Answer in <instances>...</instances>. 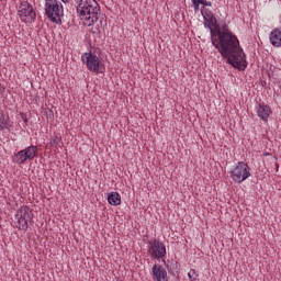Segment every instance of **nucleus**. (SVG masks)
Returning <instances> with one entry per match:
<instances>
[{
	"instance_id": "nucleus-20",
	"label": "nucleus",
	"mask_w": 281,
	"mask_h": 281,
	"mask_svg": "<svg viewBox=\"0 0 281 281\" xmlns=\"http://www.w3.org/2000/svg\"><path fill=\"white\" fill-rule=\"evenodd\" d=\"M193 8L195 12H199V5H201V2L199 0H192Z\"/></svg>"
},
{
	"instance_id": "nucleus-17",
	"label": "nucleus",
	"mask_w": 281,
	"mask_h": 281,
	"mask_svg": "<svg viewBox=\"0 0 281 281\" xmlns=\"http://www.w3.org/2000/svg\"><path fill=\"white\" fill-rule=\"evenodd\" d=\"M188 276L190 281H196V278H199V276L196 274V270L194 269H191Z\"/></svg>"
},
{
	"instance_id": "nucleus-13",
	"label": "nucleus",
	"mask_w": 281,
	"mask_h": 281,
	"mask_svg": "<svg viewBox=\"0 0 281 281\" xmlns=\"http://www.w3.org/2000/svg\"><path fill=\"white\" fill-rule=\"evenodd\" d=\"M269 38L273 47H281V27L272 30Z\"/></svg>"
},
{
	"instance_id": "nucleus-23",
	"label": "nucleus",
	"mask_w": 281,
	"mask_h": 281,
	"mask_svg": "<svg viewBox=\"0 0 281 281\" xmlns=\"http://www.w3.org/2000/svg\"><path fill=\"white\" fill-rule=\"evenodd\" d=\"M24 122L27 123V119H24Z\"/></svg>"
},
{
	"instance_id": "nucleus-18",
	"label": "nucleus",
	"mask_w": 281,
	"mask_h": 281,
	"mask_svg": "<svg viewBox=\"0 0 281 281\" xmlns=\"http://www.w3.org/2000/svg\"><path fill=\"white\" fill-rule=\"evenodd\" d=\"M204 27L210 29V33L212 34V30H214V25H212V22L210 20H206V18H204Z\"/></svg>"
},
{
	"instance_id": "nucleus-4",
	"label": "nucleus",
	"mask_w": 281,
	"mask_h": 281,
	"mask_svg": "<svg viewBox=\"0 0 281 281\" xmlns=\"http://www.w3.org/2000/svg\"><path fill=\"white\" fill-rule=\"evenodd\" d=\"M81 60L83 65H86L88 71L92 74H102V61L100 60V56H98L93 52L83 53L81 55Z\"/></svg>"
},
{
	"instance_id": "nucleus-15",
	"label": "nucleus",
	"mask_w": 281,
	"mask_h": 281,
	"mask_svg": "<svg viewBox=\"0 0 281 281\" xmlns=\"http://www.w3.org/2000/svg\"><path fill=\"white\" fill-rule=\"evenodd\" d=\"M3 128H12V122L5 114L0 113V130L3 131Z\"/></svg>"
},
{
	"instance_id": "nucleus-11",
	"label": "nucleus",
	"mask_w": 281,
	"mask_h": 281,
	"mask_svg": "<svg viewBox=\"0 0 281 281\" xmlns=\"http://www.w3.org/2000/svg\"><path fill=\"white\" fill-rule=\"evenodd\" d=\"M202 15H203V19H206L207 21H210L214 27V29H211V35H212V32H217V30L222 29L221 24H218V20H216V15H214V13L210 11V9H204L202 11Z\"/></svg>"
},
{
	"instance_id": "nucleus-5",
	"label": "nucleus",
	"mask_w": 281,
	"mask_h": 281,
	"mask_svg": "<svg viewBox=\"0 0 281 281\" xmlns=\"http://www.w3.org/2000/svg\"><path fill=\"white\" fill-rule=\"evenodd\" d=\"M249 165L246 162L239 161L237 166L231 171V179L235 181V183H243V181H247L249 177H251V171H249Z\"/></svg>"
},
{
	"instance_id": "nucleus-8",
	"label": "nucleus",
	"mask_w": 281,
	"mask_h": 281,
	"mask_svg": "<svg viewBox=\"0 0 281 281\" xmlns=\"http://www.w3.org/2000/svg\"><path fill=\"white\" fill-rule=\"evenodd\" d=\"M20 217L18 218L19 229L27 231L29 224L34 225V213L27 205L21 206L19 210Z\"/></svg>"
},
{
	"instance_id": "nucleus-19",
	"label": "nucleus",
	"mask_w": 281,
	"mask_h": 281,
	"mask_svg": "<svg viewBox=\"0 0 281 281\" xmlns=\"http://www.w3.org/2000/svg\"><path fill=\"white\" fill-rule=\"evenodd\" d=\"M198 3H200V5H206L207 8H212V2L207 0H198Z\"/></svg>"
},
{
	"instance_id": "nucleus-7",
	"label": "nucleus",
	"mask_w": 281,
	"mask_h": 281,
	"mask_svg": "<svg viewBox=\"0 0 281 281\" xmlns=\"http://www.w3.org/2000/svg\"><path fill=\"white\" fill-rule=\"evenodd\" d=\"M18 15L23 23H34V21H36V11H34V7L25 0H22L20 3Z\"/></svg>"
},
{
	"instance_id": "nucleus-14",
	"label": "nucleus",
	"mask_w": 281,
	"mask_h": 281,
	"mask_svg": "<svg viewBox=\"0 0 281 281\" xmlns=\"http://www.w3.org/2000/svg\"><path fill=\"white\" fill-rule=\"evenodd\" d=\"M108 202L110 205H114V206L121 205L122 195H120V193L117 192H111L108 195Z\"/></svg>"
},
{
	"instance_id": "nucleus-22",
	"label": "nucleus",
	"mask_w": 281,
	"mask_h": 281,
	"mask_svg": "<svg viewBox=\"0 0 281 281\" xmlns=\"http://www.w3.org/2000/svg\"><path fill=\"white\" fill-rule=\"evenodd\" d=\"M93 34H98V31H93Z\"/></svg>"
},
{
	"instance_id": "nucleus-21",
	"label": "nucleus",
	"mask_w": 281,
	"mask_h": 281,
	"mask_svg": "<svg viewBox=\"0 0 281 281\" xmlns=\"http://www.w3.org/2000/svg\"><path fill=\"white\" fill-rule=\"evenodd\" d=\"M98 27H102V20L99 21V23L97 24Z\"/></svg>"
},
{
	"instance_id": "nucleus-16",
	"label": "nucleus",
	"mask_w": 281,
	"mask_h": 281,
	"mask_svg": "<svg viewBox=\"0 0 281 281\" xmlns=\"http://www.w3.org/2000/svg\"><path fill=\"white\" fill-rule=\"evenodd\" d=\"M58 144H60V137L55 136L50 139V146L53 148H58Z\"/></svg>"
},
{
	"instance_id": "nucleus-6",
	"label": "nucleus",
	"mask_w": 281,
	"mask_h": 281,
	"mask_svg": "<svg viewBox=\"0 0 281 281\" xmlns=\"http://www.w3.org/2000/svg\"><path fill=\"white\" fill-rule=\"evenodd\" d=\"M37 155H38V147L31 145L25 149H22L16 154H14L13 161L14 164H19L21 166L22 164H25V161H34V158Z\"/></svg>"
},
{
	"instance_id": "nucleus-1",
	"label": "nucleus",
	"mask_w": 281,
	"mask_h": 281,
	"mask_svg": "<svg viewBox=\"0 0 281 281\" xmlns=\"http://www.w3.org/2000/svg\"><path fill=\"white\" fill-rule=\"evenodd\" d=\"M212 45L221 54L228 65H232L234 69L238 71H245L247 69V58L245 52L240 48V42L238 37L229 30L227 23L222 25V29L212 31L211 34Z\"/></svg>"
},
{
	"instance_id": "nucleus-2",
	"label": "nucleus",
	"mask_w": 281,
	"mask_h": 281,
	"mask_svg": "<svg viewBox=\"0 0 281 281\" xmlns=\"http://www.w3.org/2000/svg\"><path fill=\"white\" fill-rule=\"evenodd\" d=\"M100 12V4L95 0H86L83 5L77 8V13L80 19L86 21V25H93L99 22L98 14Z\"/></svg>"
},
{
	"instance_id": "nucleus-12",
	"label": "nucleus",
	"mask_w": 281,
	"mask_h": 281,
	"mask_svg": "<svg viewBox=\"0 0 281 281\" xmlns=\"http://www.w3.org/2000/svg\"><path fill=\"white\" fill-rule=\"evenodd\" d=\"M257 115L260 117V120H263V122H268L269 115H271V106L268 104H259Z\"/></svg>"
},
{
	"instance_id": "nucleus-10",
	"label": "nucleus",
	"mask_w": 281,
	"mask_h": 281,
	"mask_svg": "<svg viewBox=\"0 0 281 281\" xmlns=\"http://www.w3.org/2000/svg\"><path fill=\"white\" fill-rule=\"evenodd\" d=\"M151 278L154 281H168V271L161 265L155 263L151 268Z\"/></svg>"
},
{
	"instance_id": "nucleus-9",
	"label": "nucleus",
	"mask_w": 281,
	"mask_h": 281,
	"mask_svg": "<svg viewBox=\"0 0 281 281\" xmlns=\"http://www.w3.org/2000/svg\"><path fill=\"white\" fill-rule=\"evenodd\" d=\"M149 245L151 258H155L156 260H164V258H166V244L155 239L154 241H150Z\"/></svg>"
},
{
	"instance_id": "nucleus-3",
	"label": "nucleus",
	"mask_w": 281,
	"mask_h": 281,
	"mask_svg": "<svg viewBox=\"0 0 281 281\" xmlns=\"http://www.w3.org/2000/svg\"><path fill=\"white\" fill-rule=\"evenodd\" d=\"M63 3H69V0H45V14L52 23H63L65 16Z\"/></svg>"
}]
</instances>
